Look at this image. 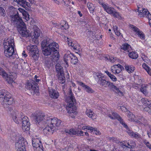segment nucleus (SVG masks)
Masks as SVG:
<instances>
[{"label": "nucleus", "mask_w": 151, "mask_h": 151, "mask_svg": "<svg viewBox=\"0 0 151 151\" xmlns=\"http://www.w3.org/2000/svg\"><path fill=\"white\" fill-rule=\"evenodd\" d=\"M14 1L16 2L17 4L22 7L26 9L27 6H28L29 3L27 2L26 0H13Z\"/></svg>", "instance_id": "nucleus-21"}, {"label": "nucleus", "mask_w": 151, "mask_h": 151, "mask_svg": "<svg viewBox=\"0 0 151 151\" xmlns=\"http://www.w3.org/2000/svg\"><path fill=\"white\" fill-rule=\"evenodd\" d=\"M121 49L124 50H127L129 52L130 49H131V47L128 44L125 43L122 45L121 47Z\"/></svg>", "instance_id": "nucleus-37"}, {"label": "nucleus", "mask_w": 151, "mask_h": 151, "mask_svg": "<svg viewBox=\"0 0 151 151\" xmlns=\"http://www.w3.org/2000/svg\"><path fill=\"white\" fill-rule=\"evenodd\" d=\"M112 116H112V115L110 114H108V116L111 119H117L119 118H119V117H120L119 115L117 114L114 112H112Z\"/></svg>", "instance_id": "nucleus-35"}, {"label": "nucleus", "mask_w": 151, "mask_h": 151, "mask_svg": "<svg viewBox=\"0 0 151 151\" xmlns=\"http://www.w3.org/2000/svg\"><path fill=\"white\" fill-rule=\"evenodd\" d=\"M25 51H23L22 53V55L24 57H26L27 56V55L25 53Z\"/></svg>", "instance_id": "nucleus-63"}, {"label": "nucleus", "mask_w": 151, "mask_h": 151, "mask_svg": "<svg viewBox=\"0 0 151 151\" xmlns=\"http://www.w3.org/2000/svg\"><path fill=\"white\" fill-rule=\"evenodd\" d=\"M105 72L109 77L111 74L109 72L108 70L105 71Z\"/></svg>", "instance_id": "nucleus-62"}, {"label": "nucleus", "mask_w": 151, "mask_h": 151, "mask_svg": "<svg viewBox=\"0 0 151 151\" xmlns=\"http://www.w3.org/2000/svg\"><path fill=\"white\" fill-rule=\"evenodd\" d=\"M72 53H67L65 54L64 56V61L65 62L66 65H68V61L70 60Z\"/></svg>", "instance_id": "nucleus-28"}, {"label": "nucleus", "mask_w": 151, "mask_h": 151, "mask_svg": "<svg viewBox=\"0 0 151 151\" xmlns=\"http://www.w3.org/2000/svg\"><path fill=\"white\" fill-rule=\"evenodd\" d=\"M33 32H31L30 35L32 37V40L35 42L37 41V40L40 36V31L37 29L33 30Z\"/></svg>", "instance_id": "nucleus-13"}, {"label": "nucleus", "mask_w": 151, "mask_h": 151, "mask_svg": "<svg viewBox=\"0 0 151 151\" xmlns=\"http://www.w3.org/2000/svg\"><path fill=\"white\" fill-rule=\"evenodd\" d=\"M7 111L9 112H10V113L12 114V115H13V114H14L13 112H14V114L15 113V112H14L13 111L12 108L11 107H8Z\"/></svg>", "instance_id": "nucleus-52"}, {"label": "nucleus", "mask_w": 151, "mask_h": 151, "mask_svg": "<svg viewBox=\"0 0 151 151\" xmlns=\"http://www.w3.org/2000/svg\"><path fill=\"white\" fill-rule=\"evenodd\" d=\"M102 6L103 7L104 10L106 11L108 13L111 14L113 11L114 10V9L111 7H109L108 6V4H102Z\"/></svg>", "instance_id": "nucleus-26"}, {"label": "nucleus", "mask_w": 151, "mask_h": 151, "mask_svg": "<svg viewBox=\"0 0 151 151\" xmlns=\"http://www.w3.org/2000/svg\"><path fill=\"white\" fill-rule=\"evenodd\" d=\"M111 14H112L113 16L115 17L118 18L119 17V14L118 13L115 12L114 10L113 11V13Z\"/></svg>", "instance_id": "nucleus-48"}, {"label": "nucleus", "mask_w": 151, "mask_h": 151, "mask_svg": "<svg viewBox=\"0 0 151 151\" xmlns=\"http://www.w3.org/2000/svg\"><path fill=\"white\" fill-rule=\"evenodd\" d=\"M86 114L89 117L93 119H95L96 118V115L94 112L91 110H87L86 111Z\"/></svg>", "instance_id": "nucleus-27"}, {"label": "nucleus", "mask_w": 151, "mask_h": 151, "mask_svg": "<svg viewBox=\"0 0 151 151\" xmlns=\"http://www.w3.org/2000/svg\"><path fill=\"white\" fill-rule=\"evenodd\" d=\"M72 47H73V49L74 50H75L76 51H78V50L77 49V48L76 46H72Z\"/></svg>", "instance_id": "nucleus-64"}, {"label": "nucleus", "mask_w": 151, "mask_h": 151, "mask_svg": "<svg viewBox=\"0 0 151 151\" xmlns=\"http://www.w3.org/2000/svg\"><path fill=\"white\" fill-rule=\"evenodd\" d=\"M147 72L148 74L151 76V69L150 68L148 69L147 70Z\"/></svg>", "instance_id": "nucleus-61"}, {"label": "nucleus", "mask_w": 151, "mask_h": 151, "mask_svg": "<svg viewBox=\"0 0 151 151\" xmlns=\"http://www.w3.org/2000/svg\"><path fill=\"white\" fill-rule=\"evenodd\" d=\"M9 93L4 89L0 90V102L4 108H7L13 102V99L8 94Z\"/></svg>", "instance_id": "nucleus-6"}, {"label": "nucleus", "mask_w": 151, "mask_h": 151, "mask_svg": "<svg viewBox=\"0 0 151 151\" xmlns=\"http://www.w3.org/2000/svg\"><path fill=\"white\" fill-rule=\"evenodd\" d=\"M149 19H151V14L149 12L148 13L145 17Z\"/></svg>", "instance_id": "nucleus-58"}, {"label": "nucleus", "mask_w": 151, "mask_h": 151, "mask_svg": "<svg viewBox=\"0 0 151 151\" xmlns=\"http://www.w3.org/2000/svg\"><path fill=\"white\" fill-rule=\"evenodd\" d=\"M146 106L144 108V111L148 112V113L151 115V104H150Z\"/></svg>", "instance_id": "nucleus-41"}, {"label": "nucleus", "mask_w": 151, "mask_h": 151, "mask_svg": "<svg viewBox=\"0 0 151 151\" xmlns=\"http://www.w3.org/2000/svg\"><path fill=\"white\" fill-rule=\"evenodd\" d=\"M86 129L88 130H90L91 132H93V133L97 135H100L101 133L99 130L96 129V128H93L92 127H87Z\"/></svg>", "instance_id": "nucleus-31"}, {"label": "nucleus", "mask_w": 151, "mask_h": 151, "mask_svg": "<svg viewBox=\"0 0 151 151\" xmlns=\"http://www.w3.org/2000/svg\"><path fill=\"white\" fill-rule=\"evenodd\" d=\"M68 44L69 45L71 46H73V45H72V44H73V42L72 41L70 40H68Z\"/></svg>", "instance_id": "nucleus-57"}, {"label": "nucleus", "mask_w": 151, "mask_h": 151, "mask_svg": "<svg viewBox=\"0 0 151 151\" xmlns=\"http://www.w3.org/2000/svg\"><path fill=\"white\" fill-rule=\"evenodd\" d=\"M49 95L52 98L56 99L58 98L59 93L58 91L53 88L49 89Z\"/></svg>", "instance_id": "nucleus-20"}, {"label": "nucleus", "mask_w": 151, "mask_h": 151, "mask_svg": "<svg viewBox=\"0 0 151 151\" xmlns=\"http://www.w3.org/2000/svg\"><path fill=\"white\" fill-rule=\"evenodd\" d=\"M35 140V139L32 140V144L34 148L36 149L39 148L42 150L43 147L41 142L38 139H37L36 141Z\"/></svg>", "instance_id": "nucleus-18"}, {"label": "nucleus", "mask_w": 151, "mask_h": 151, "mask_svg": "<svg viewBox=\"0 0 151 151\" xmlns=\"http://www.w3.org/2000/svg\"><path fill=\"white\" fill-rule=\"evenodd\" d=\"M18 149L17 151H26L25 147H21L19 146H17Z\"/></svg>", "instance_id": "nucleus-47"}, {"label": "nucleus", "mask_w": 151, "mask_h": 151, "mask_svg": "<svg viewBox=\"0 0 151 151\" xmlns=\"http://www.w3.org/2000/svg\"><path fill=\"white\" fill-rule=\"evenodd\" d=\"M78 84L82 86L86 92L88 93H92L94 92L93 90L88 86L85 85L84 83L81 82H78Z\"/></svg>", "instance_id": "nucleus-22"}, {"label": "nucleus", "mask_w": 151, "mask_h": 151, "mask_svg": "<svg viewBox=\"0 0 151 151\" xmlns=\"http://www.w3.org/2000/svg\"><path fill=\"white\" fill-rule=\"evenodd\" d=\"M127 132L130 136L136 138H137L140 137L139 134L137 133H134L133 131L129 129Z\"/></svg>", "instance_id": "nucleus-30"}, {"label": "nucleus", "mask_w": 151, "mask_h": 151, "mask_svg": "<svg viewBox=\"0 0 151 151\" xmlns=\"http://www.w3.org/2000/svg\"><path fill=\"white\" fill-rule=\"evenodd\" d=\"M142 66L143 68L145 69L146 70H147L149 68L148 66L145 63H143L142 64Z\"/></svg>", "instance_id": "nucleus-53"}, {"label": "nucleus", "mask_w": 151, "mask_h": 151, "mask_svg": "<svg viewBox=\"0 0 151 151\" xmlns=\"http://www.w3.org/2000/svg\"><path fill=\"white\" fill-rule=\"evenodd\" d=\"M134 116V115H133V114L131 112H129V114L128 115V117L129 118L131 117V118H133V116Z\"/></svg>", "instance_id": "nucleus-60"}, {"label": "nucleus", "mask_w": 151, "mask_h": 151, "mask_svg": "<svg viewBox=\"0 0 151 151\" xmlns=\"http://www.w3.org/2000/svg\"><path fill=\"white\" fill-rule=\"evenodd\" d=\"M34 119L37 124L40 122L45 123V127L43 130L45 134H52L53 132L57 129L56 127L59 126L61 123V120L57 118L47 117L44 113L41 112L36 114L34 116Z\"/></svg>", "instance_id": "nucleus-2"}, {"label": "nucleus", "mask_w": 151, "mask_h": 151, "mask_svg": "<svg viewBox=\"0 0 151 151\" xmlns=\"http://www.w3.org/2000/svg\"><path fill=\"white\" fill-rule=\"evenodd\" d=\"M96 75L99 80H101V79H103V78H104V76L102 74L97 73H96Z\"/></svg>", "instance_id": "nucleus-46"}, {"label": "nucleus", "mask_w": 151, "mask_h": 151, "mask_svg": "<svg viewBox=\"0 0 151 151\" xmlns=\"http://www.w3.org/2000/svg\"><path fill=\"white\" fill-rule=\"evenodd\" d=\"M55 67L56 71L58 74H60L64 73V71L63 68L60 64L57 63V64L55 65Z\"/></svg>", "instance_id": "nucleus-29"}, {"label": "nucleus", "mask_w": 151, "mask_h": 151, "mask_svg": "<svg viewBox=\"0 0 151 151\" xmlns=\"http://www.w3.org/2000/svg\"><path fill=\"white\" fill-rule=\"evenodd\" d=\"M109 77L111 79V80L114 81H116L117 80L116 78L113 75L111 74Z\"/></svg>", "instance_id": "nucleus-51"}, {"label": "nucleus", "mask_w": 151, "mask_h": 151, "mask_svg": "<svg viewBox=\"0 0 151 151\" xmlns=\"http://www.w3.org/2000/svg\"><path fill=\"white\" fill-rule=\"evenodd\" d=\"M4 54L7 58L14 59L18 56L14 53V43L13 39L4 43Z\"/></svg>", "instance_id": "nucleus-5"}, {"label": "nucleus", "mask_w": 151, "mask_h": 151, "mask_svg": "<svg viewBox=\"0 0 151 151\" xmlns=\"http://www.w3.org/2000/svg\"><path fill=\"white\" fill-rule=\"evenodd\" d=\"M144 143L145 144L147 147L150 149H151V145L148 142L145 140L144 141Z\"/></svg>", "instance_id": "nucleus-49"}, {"label": "nucleus", "mask_w": 151, "mask_h": 151, "mask_svg": "<svg viewBox=\"0 0 151 151\" xmlns=\"http://www.w3.org/2000/svg\"><path fill=\"white\" fill-rule=\"evenodd\" d=\"M129 56L130 58L133 59H136L138 57V55L137 53L133 52H129Z\"/></svg>", "instance_id": "nucleus-38"}, {"label": "nucleus", "mask_w": 151, "mask_h": 151, "mask_svg": "<svg viewBox=\"0 0 151 151\" xmlns=\"http://www.w3.org/2000/svg\"><path fill=\"white\" fill-rule=\"evenodd\" d=\"M58 27L59 28H60L63 30H66L69 28L68 24L66 23V21L64 20L62 21L60 25H58Z\"/></svg>", "instance_id": "nucleus-23"}, {"label": "nucleus", "mask_w": 151, "mask_h": 151, "mask_svg": "<svg viewBox=\"0 0 151 151\" xmlns=\"http://www.w3.org/2000/svg\"><path fill=\"white\" fill-rule=\"evenodd\" d=\"M98 80L97 83L100 86H104V87H107L109 82V81H107L105 79H100Z\"/></svg>", "instance_id": "nucleus-24"}, {"label": "nucleus", "mask_w": 151, "mask_h": 151, "mask_svg": "<svg viewBox=\"0 0 151 151\" xmlns=\"http://www.w3.org/2000/svg\"><path fill=\"white\" fill-rule=\"evenodd\" d=\"M130 28L133 31L136 32L138 36L142 39L144 40L145 38V36L144 33L137 27L134 26L130 24Z\"/></svg>", "instance_id": "nucleus-11"}, {"label": "nucleus", "mask_w": 151, "mask_h": 151, "mask_svg": "<svg viewBox=\"0 0 151 151\" xmlns=\"http://www.w3.org/2000/svg\"><path fill=\"white\" fill-rule=\"evenodd\" d=\"M109 61L111 63H114L115 62V60H114V58L111 57H109Z\"/></svg>", "instance_id": "nucleus-55"}, {"label": "nucleus", "mask_w": 151, "mask_h": 151, "mask_svg": "<svg viewBox=\"0 0 151 151\" xmlns=\"http://www.w3.org/2000/svg\"><path fill=\"white\" fill-rule=\"evenodd\" d=\"M65 132L70 135H75L80 136H83V132L82 131H77L75 129H70L69 130H66Z\"/></svg>", "instance_id": "nucleus-17"}, {"label": "nucleus", "mask_w": 151, "mask_h": 151, "mask_svg": "<svg viewBox=\"0 0 151 151\" xmlns=\"http://www.w3.org/2000/svg\"><path fill=\"white\" fill-rule=\"evenodd\" d=\"M12 7L10 16L12 23L17 27L19 33L22 36L28 37L29 33L26 30V25L19 16L18 10L15 8Z\"/></svg>", "instance_id": "nucleus-3"}, {"label": "nucleus", "mask_w": 151, "mask_h": 151, "mask_svg": "<svg viewBox=\"0 0 151 151\" xmlns=\"http://www.w3.org/2000/svg\"><path fill=\"white\" fill-rule=\"evenodd\" d=\"M87 6L90 11L91 12L93 13L94 11V8L93 4L91 3H88L87 4Z\"/></svg>", "instance_id": "nucleus-42"}, {"label": "nucleus", "mask_w": 151, "mask_h": 151, "mask_svg": "<svg viewBox=\"0 0 151 151\" xmlns=\"http://www.w3.org/2000/svg\"><path fill=\"white\" fill-rule=\"evenodd\" d=\"M68 96H65L64 99L68 103L66 109L68 111L69 115L72 117H74V115L76 114V110L74 109L76 104V99L71 89H69L68 91Z\"/></svg>", "instance_id": "nucleus-4"}, {"label": "nucleus", "mask_w": 151, "mask_h": 151, "mask_svg": "<svg viewBox=\"0 0 151 151\" xmlns=\"http://www.w3.org/2000/svg\"><path fill=\"white\" fill-rule=\"evenodd\" d=\"M27 144L26 140L24 138L20 137L19 138L16 144V146L25 147Z\"/></svg>", "instance_id": "nucleus-15"}, {"label": "nucleus", "mask_w": 151, "mask_h": 151, "mask_svg": "<svg viewBox=\"0 0 151 151\" xmlns=\"http://www.w3.org/2000/svg\"><path fill=\"white\" fill-rule=\"evenodd\" d=\"M118 118H119L117 119V120L120 122L124 126L125 128L128 130H129V128L127 124L123 121V120L122 119V118L121 117Z\"/></svg>", "instance_id": "nucleus-40"}, {"label": "nucleus", "mask_w": 151, "mask_h": 151, "mask_svg": "<svg viewBox=\"0 0 151 151\" xmlns=\"http://www.w3.org/2000/svg\"><path fill=\"white\" fill-rule=\"evenodd\" d=\"M29 120L26 116L22 117V128L23 131H29L30 129V124Z\"/></svg>", "instance_id": "nucleus-10"}, {"label": "nucleus", "mask_w": 151, "mask_h": 151, "mask_svg": "<svg viewBox=\"0 0 151 151\" xmlns=\"http://www.w3.org/2000/svg\"><path fill=\"white\" fill-rule=\"evenodd\" d=\"M116 138L114 137H112L110 138V140L112 141L113 142H115L116 140Z\"/></svg>", "instance_id": "nucleus-59"}, {"label": "nucleus", "mask_w": 151, "mask_h": 151, "mask_svg": "<svg viewBox=\"0 0 151 151\" xmlns=\"http://www.w3.org/2000/svg\"><path fill=\"white\" fill-rule=\"evenodd\" d=\"M25 87L27 89L33 91L34 93L38 92V84L35 83L34 80L28 81Z\"/></svg>", "instance_id": "nucleus-9"}, {"label": "nucleus", "mask_w": 151, "mask_h": 151, "mask_svg": "<svg viewBox=\"0 0 151 151\" xmlns=\"http://www.w3.org/2000/svg\"><path fill=\"white\" fill-rule=\"evenodd\" d=\"M65 82V78L64 73L59 74V82L61 83H64Z\"/></svg>", "instance_id": "nucleus-32"}, {"label": "nucleus", "mask_w": 151, "mask_h": 151, "mask_svg": "<svg viewBox=\"0 0 151 151\" xmlns=\"http://www.w3.org/2000/svg\"><path fill=\"white\" fill-rule=\"evenodd\" d=\"M141 101L143 105L145 106H147V105H148V104H150L147 99H146L145 98H142L141 100Z\"/></svg>", "instance_id": "nucleus-43"}, {"label": "nucleus", "mask_w": 151, "mask_h": 151, "mask_svg": "<svg viewBox=\"0 0 151 151\" xmlns=\"http://www.w3.org/2000/svg\"><path fill=\"white\" fill-rule=\"evenodd\" d=\"M123 69V67L120 64H118L111 67V71L114 73L118 74Z\"/></svg>", "instance_id": "nucleus-12"}, {"label": "nucleus", "mask_w": 151, "mask_h": 151, "mask_svg": "<svg viewBox=\"0 0 151 151\" xmlns=\"http://www.w3.org/2000/svg\"><path fill=\"white\" fill-rule=\"evenodd\" d=\"M148 86L147 85H142L141 86L140 91L145 94H147L148 92L147 88Z\"/></svg>", "instance_id": "nucleus-33"}, {"label": "nucleus", "mask_w": 151, "mask_h": 151, "mask_svg": "<svg viewBox=\"0 0 151 151\" xmlns=\"http://www.w3.org/2000/svg\"><path fill=\"white\" fill-rule=\"evenodd\" d=\"M138 12L139 13V15L140 17H145L147 13H149V11L147 9H142L141 10L139 9V8L138 9Z\"/></svg>", "instance_id": "nucleus-25"}, {"label": "nucleus", "mask_w": 151, "mask_h": 151, "mask_svg": "<svg viewBox=\"0 0 151 151\" xmlns=\"http://www.w3.org/2000/svg\"><path fill=\"white\" fill-rule=\"evenodd\" d=\"M108 87H109L110 90L118 94L120 93L121 94H122V92L120 91L119 88L115 86L113 83L110 81L109 83Z\"/></svg>", "instance_id": "nucleus-14"}, {"label": "nucleus", "mask_w": 151, "mask_h": 151, "mask_svg": "<svg viewBox=\"0 0 151 151\" xmlns=\"http://www.w3.org/2000/svg\"><path fill=\"white\" fill-rule=\"evenodd\" d=\"M0 75L3 78L6 79L7 82L9 84L12 83L16 78V76L15 74L8 75L6 71L0 67Z\"/></svg>", "instance_id": "nucleus-8"}, {"label": "nucleus", "mask_w": 151, "mask_h": 151, "mask_svg": "<svg viewBox=\"0 0 151 151\" xmlns=\"http://www.w3.org/2000/svg\"><path fill=\"white\" fill-rule=\"evenodd\" d=\"M12 116V119L14 122L18 124L21 123L22 117H24L22 115L21 116L19 114H17L16 112L13 114Z\"/></svg>", "instance_id": "nucleus-16"}, {"label": "nucleus", "mask_w": 151, "mask_h": 151, "mask_svg": "<svg viewBox=\"0 0 151 151\" xmlns=\"http://www.w3.org/2000/svg\"><path fill=\"white\" fill-rule=\"evenodd\" d=\"M114 30L117 36H119L121 35V33L120 32V31L118 30V28L117 27L115 26V27H114Z\"/></svg>", "instance_id": "nucleus-45"}, {"label": "nucleus", "mask_w": 151, "mask_h": 151, "mask_svg": "<svg viewBox=\"0 0 151 151\" xmlns=\"http://www.w3.org/2000/svg\"><path fill=\"white\" fill-rule=\"evenodd\" d=\"M27 49L29 51V55L31 59L35 61L37 60L39 54V50L37 47L35 45H30L27 47Z\"/></svg>", "instance_id": "nucleus-7"}, {"label": "nucleus", "mask_w": 151, "mask_h": 151, "mask_svg": "<svg viewBox=\"0 0 151 151\" xmlns=\"http://www.w3.org/2000/svg\"><path fill=\"white\" fill-rule=\"evenodd\" d=\"M17 10L18 11H19L20 12L22 13L23 14H27V12L23 9L19 8Z\"/></svg>", "instance_id": "nucleus-50"}, {"label": "nucleus", "mask_w": 151, "mask_h": 151, "mask_svg": "<svg viewBox=\"0 0 151 151\" xmlns=\"http://www.w3.org/2000/svg\"><path fill=\"white\" fill-rule=\"evenodd\" d=\"M138 119L140 120L141 125H145L147 124V120L142 116H138Z\"/></svg>", "instance_id": "nucleus-36"}, {"label": "nucleus", "mask_w": 151, "mask_h": 151, "mask_svg": "<svg viewBox=\"0 0 151 151\" xmlns=\"http://www.w3.org/2000/svg\"><path fill=\"white\" fill-rule=\"evenodd\" d=\"M71 63L73 64H75L78 62V59L77 57L75 56L72 54L70 60Z\"/></svg>", "instance_id": "nucleus-39"}, {"label": "nucleus", "mask_w": 151, "mask_h": 151, "mask_svg": "<svg viewBox=\"0 0 151 151\" xmlns=\"http://www.w3.org/2000/svg\"><path fill=\"white\" fill-rule=\"evenodd\" d=\"M38 78V76H37L36 75H35V82L37 83L38 82L40 81V80L39 79H37V78Z\"/></svg>", "instance_id": "nucleus-56"}, {"label": "nucleus", "mask_w": 151, "mask_h": 151, "mask_svg": "<svg viewBox=\"0 0 151 151\" xmlns=\"http://www.w3.org/2000/svg\"><path fill=\"white\" fill-rule=\"evenodd\" d=\"M130 119L131 120V121H133L139 124H141V123H140V120L139 119H138L136 120H134V119H133L131 118Z\"/></svg>", "instance_id": "nucleus-54"}, {"label": "nucleus", "mask_w": 151, "mask_h": 151, "mask_svg": "<svg viewBox=\"0 0 151 151\" xmlns=\"http://www.w3.org/2000/svg\"><path fill=\"white\" fill-rule=\"evenodd\" d=\"M125 69L129 73L133 72L134 70L135 67L132 65H126Z\"/></svg>", "instance_id": "nucleus-34"}, {"label": "nucleus", "mask_w": 151, "mask_h": 151, "mask_svg": "<svg viewBox=\"0 0 151 151\" xmlns=\"http://www.w3.org/2000/svg\"><path fill=\"white\" fill-rule=\"evenodd\" d=\"M0 14L3 17H4L6 14V13L4 9L2 7H0Z\"/></svg>", "instance_id": "nucleus-44"}, {"label": "nucleus", "mask_w": 151, "mask_h": 151, "mask_svg": "<svg viewBox=\"0 0 151 151\" xmlns=\"http://www.w3.org/2000/svg\"><path fill=\"white\" fill-rule=\"evenodd\" d=\"M133 143V145H131V143H129V142H127L126 141H124L123 142H120L119 145L123 148H132L134 146H135V144L134 142H132V144Z\"/></svg>", "instance_id": "nucleus-19"}, {"label": "nucleus", "mask_w": 151, "mask_h": 151, "mask_svg": "<svg viewBox=\"0 0 151 151\" xmlns=\"http://www.w3.org/2000/svg\"><path fill=\"white\" fill-rule=\"evenodd\" d=\"M41 45L44 55L46 56L52 55L51 59L47 58L45 60V65L49 68L58 63L60 58L58 44L51 39L45 37L43 38Z\"/></svg>", "instance_id": "nucleus-1"}]
</instances>
